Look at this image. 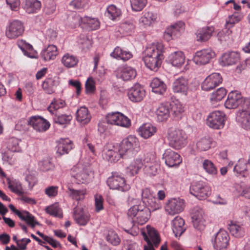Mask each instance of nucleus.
<instances>
[{
	"instance_id": "774afa93",
	"label": "nucleus",
	"mask_w": 250,
	"mask_h": 250,
	"mask_svg": "<svg viewBox=\"0 0 250 250\" xmlns=\"http://www.w3.org/2000/svg\"><path fill=\"white\" fill-rule=\"evenodd\" d=\"M106 238L108 242L115 246L118 245L120 242L118 235L113 231L109 232Z\"/></svg>"
},
{
	"instance_id": "dca6fc26",
	"label": "nucleus",
	"mask_w": 250,
	"mask_h": 250,
	"mask_svg": "<svg viewBox=\"0 0 250 250\" xmlns=\"http://www.w3.org/2000/svg\"><path fill=\"white\" fill-rule=\"evenodd\" d=\"M9 208L21 220L24 221L28 225L32 228H34L36 225H40V223L36 220L35 217L28 211L26 210L20 211L17 209L12 204H10Z\"/></svg>"
},
{
	"instance_id": "680f3d73",
	"label": "nucleus",
	"mask_w": 250,
	"mask_h": 250,
	"mask_svg": "<svg viewBox=\"0 0 250 250\" xmlns=\"http://www.w3.org/2000/svg\"><path fill=\"white\" fill-rule=\"evenodd\" d=\"M88 5V0H73L69 5L75 9H82Z\"/></svg>"
},
{
	"instance_id": "bf43d9fd",
	"label": "nucleus",
	"mask_w": 250,
	"mask_h": 250,
	"mask_svg": "<svg viewBox=\"0 0 250 250\" xmlns=\"http://www.w3.org/2000/svg\"><path fill=\"white\" fill-rule=\"evenodd\" d=\"M130 2L133 10L140 11L145 7L147 0H130Z\"/></svg>"
},
{
	"instance_id": "37998d69",
	"label": "nucleus",
	"mask_w": 250,
	"mask_h": 250,
	"mask_svg": "<svg viewBox=\"0 0 250 250\" xmlns=\"http://www.w3.org/2000/svg\"><path fill=\"white\" fill-rule=\"evenodd\" d=\"M61 62L65 67L71 68L77 64L79 60L74 55L69 53H66L62 56Z\"/></svg>"
},
{
	"instance_id": "e2e57ef3",
	"label": "nucleus",
	"mask_w": 250,
	"mask_h": 250,
	"mask_svg": "<svg viewBox=\"0 0 250 250\" xmlns=\"http://www.w3.org/2000/svg\"><path fill=\"white\" fill-rule=\"evenodd\" d=\"M142 158L144 163H147L148 165L158 163L156 161V155L153 152H148L144 153Z\"/></svg>"
},
{
	"instance_id": "39448f33",
	"label": "nucleus",
	"mask_w": 250,
	"mask_h": 250,
	"mask_svg": "<svg viewBox=\"0 0 250 250\" xmlns=\"http://www.w3.org/2000/svg\"><path fill=\"white\" fill-rule=\"evenodd\" d=\"M106 182L110 189L122 192L130 189V186L126 183L125 178L117 172L112 173V175L107 179Z\"/></svg>"
},
{
	"instance_id": "f3484780",
	"label": "nucleus",
	"mask_w": 250,
	"mask_h": 250,
	"mask_svg": "<svg viewBox=\"0 0 250 250\" xmlns=\"http://www.w3.org/2000/svg\"><path fill=\"white\" fill-rule=\"evenodd\" d=\"M222 82L219 73H214L208 76L202 83L201 87L204 91H209L217 86Z\"/></svg>"
},
{
	"instance_id": "7ed1b4c3",
	"label": "nucleus",
	"mask_w": 250,
	"mask_h": 250,
	"mask_svg": "<svg viewBox=\"0 0 250 250\" xmlns=\"http://www.w3.org/2000/svg\"><path fill=\"white\" fill-rule=\"evenodd\" d=\"M127 214L132 222L143 225L150 218L151 212L144 205H135L129 208Z\"/></svg>"
},
{
	"instance_id": "4be33fe9",
	"label": "nucleus",
	"mask_w": 250,
	"mask_h": 250,
	"mask_svg": "<svg viewBox=\"0 0 250 250\" xmlns=\"http://www.w3.org/2000/svg\"><path fill=\"white\" fill-rule=\"evenodd\" d=\"M127 94L131 101L139 102L145 96V90L140 84L136 83L128 90Z\"/></svg>"
},
{
	"instance_id": "0eeeda50",
	"label": "nucleus",
	"mask_w": 250,
	"mask_h": 250,
	"mask_svg": "<svg viewBox=\"0 0 250 250\" xmlns=\"http://www.w3.org/2000/svg\"><path fill=\"white\" fill-rule=\"evenodd\" d=\"M226 120L225 114L221 111L215 110L210 113L207 119V125L214 129H220L225 125Z\"/></svg>"
},
{
	"instance_id": "bb28decb",
	"label": "nucleus",
	"mask_w": 250,
	"mask_h": 250,
	"mask_svg": "<svg viewBox=\"0 0 250 250\" xmlns=\"http://www.w3.org/2000/svg\"><path fill=\"white\" fill-rule=\"evenodd\" d=\"M17 44L25 56L30 58H37V52L29 43L21 40L18 41Z\"/></svg>"
},
{
	"instance_id": "338daca9",
	"label": "nucleus",
	"mask_w": 250,
	"mask_h": 250,
	"mask_svg": "<svg viewBox=\"0 0 250 250\" xmlns=\"http://www.w3.org/2000/svg\"><path fill=\"white\" fill-rule=\"evenodd\" d=\"M40 169L43 171H46L52 169L54 166L49 159L43 160L39 163Z\"/></svg>"
},
{
	"instance_id": "393cba45",
	"label": "nucleus",
	"mask_w": 250,
	"mask_h": 250,
	"mask_svg": "<svg viewBox=\"0 0 250 250\" xmlns=\"http://www.w3.org/2000/svg\"><path fill=\"white\" fill-rule=\"evenodd\" d=\"M142 196L143 199L146 200V202L156 210L161 208V205L159 201L156 199L153 193L148 188H146L143 189L142 192Z\"/></svg>"
},
{
	"instance_id": "b1692460",
	"label": "nucleus",
	"mask_w": 250,
	"mask_h": 250,
	"mask_svg": "<svg viewBox=\"0 0 250 250\" xmlns=\"http://www.w3.org/2000/svg\"><path fill=\"white\" fill-rule=\"evenodd\" d=\"M185 24L182 21H178L167 27L165 32V36L173 39L179 36L185 30Z\"/></svg>"
},
{
	"instance_id": "f257e3e1",
	"label": "nucleus",
	"mask_w": 250,
	"mask_h": 250,
	"mask_svg": "<svg viewBox=\"0 0 250 250\" xmlns=\"http://www.w3.org/2000/svg\"><path fill=\"white\" fill-rule=\"evenodd\" d=\"M164 46L161 43L148 45L145 49V56L143 58L146 66L151 70L157 71L164 59Z\"/></svg>"
},
{
	"instance_id": "5fc2aeb1",
	"label": "nucleus",
	"mask_w": 250,
	"mask_h": 250,
	"mask_svg": "<svg viewBox=\"0 0 250 250\" xmlns=\"http://www.w3.org/2000/svg\"><path fill=\"white\" fill-rule=\"evenodd\" d=\"M46 212L50 215L61 218L62 217V210L57 205H52L48 207L45 209Z\"/></svg>"
},
{
	"instance_id": "6ab92c4d",
	"label": "nucleus",
	"mask_w": 250,
	"mask_h": 250,
	"mask_svg": "<svg viewBox=\"0 0 250 250\" xmlns=\"http://www.w3.org/2000/svg\"><path fill=\"white\" fill-rule=\"evenodd\" d=\"M204 217V212L201 208L196 207L193 208L191 218L195 228L200 230L204 229L205 227Z\"/></svg>"
},
{
	"instance_id": "f03ea898",
	"label": "nucleus",
	"mask_w": 250,
	"mask_h": 250,
	"mask_svg": "<svg viewBox=\"0 0 250 250\" xmlns=\"http://www.w3.org/2000/svg\"><path fill=\"white\" fill-rule=\"evenodd\" d=\"M167 138L170 146L179 149L187 144L188 135L183 129L171 127L167 129Z\"/></svg>"
},
{
	"instance_id": "603ef678",
	"label": "nucleus",
	"mask_w": 250,
	"mask_h": 250,
	"mask_svg": "<svg viewBox=\"0 0 250 250\" xmlns=\"http://www.w3.org/2000/svg\"><path fill=\"white\" fill-rule=\"evenodd\" d=\"M8 188L10 190L19 195H21L23 193L21 184L17 181H10L8 182Z\"/></svg>"
},
{
	"instance_id": "20e7f679",
	"label": "nucleus",
	"mask_w": 250,
	"mask_h": 250,
	"mask_svg": "<svg viewBox=\"0 0 250 250\" xmlns=\"http://www.w3.org/2000/svg\"><path fill=\"white\" fill-rule=\"evenodd\" d=\"M225 106L229 109H233L241 105L243 109L250 107V99L243 98L237 91H232L229 93L225 103Z\"/></svg>"
},
{
	"instance_id": "6e6552de",
	"label": "nucleus",
	"mask_w": 250,
	"mask_h": 250,
	"mask_svg": "<svg viewBox=\"0 0 250 250\" xmlns=\"http://www.w3.org/2000/svg\"><path fill=\"white\" fill-rule=\"evenodd\" d=\"M24 31L23 23L19 20H13L6 26L5 35L9 39H16L22 36Z\"/></svg>"
},
{
	"instance_id": "8fccbe9b",
	"label": "nucleus",
	"mask_w": 250,
	"mask_h": 250,
	"mask_svg": "<svg viewBox=\"0 0 250 250\" xmlns=\"http://www.w3.org/2000/svg\"><path fill=\"white\" fill-rule=\"evenodd\" d=\"M243 17L242 15L239 12H234L233 14L229 16L226 21V26L227 28L232 27L234 25L240 21Z\"/></svg>"
},
{
	"instance_id": "49530a36",
	"label": "nucleus",
	"mask_w": 250,
	"mask_h": 250,
	"mask_svg": "<svg viewBox=\"0 0 250 250\" xmlns=\"http://www.w3.org/2000/svg\"><path fill=\"white\" fill-rule=\"evenodd\" d=\"M81 19L82 22L85 24L89 30H96L100 27V22L96 18H92L85 16Z\"/></svg>"
},
{
	"instance_id": "cd10ccee",
	"label": "nucleus",
	"mask_w": 250,
	"mask_h": 250,
	"mask_svg": "<svg viewBox=\"0 0 250 250\" xmlns=\"http://www.w3.org/2000/svg\"><path fill=\"white\" fill-rule=\"evenodd\" d=\"M170 104L168 103L160 104L156 111L158 120L163 122L167 120L169 116Z\"/></svg>"
},
{
	"instance_id": "4c0bfd02",
	"label": "nucleus",
	"mask_w": 250,
	"mask_h": 250,
	"mask_svg": "<svg viewBox=\"0 0 250 250\" xmlns=\"http://www.w3.org/2000/svg\"><path fill=\"white\" fill-rule=\"evenodd\" d=\"M41 7V2L39 0H25L24 8L29 14L37 13Z\"/></svg>"
},
{
	"instance_id": "7c9ffc66",
	"label": "nucleus",
	"mask_w": 250,
	"mask_h": 250,
	"mask_svg": "<svg viewBox=\"0 0 250 250\" xmlns=\"http://www.w3.org/2000/svg\"><path fill=\"white\" fill-rule=\"evenodd\" d=\"M73 144L68 138L61 139L59 142L57 152L60 155L68 154L73 148Z\"/></svg>"
},
{
	"instance_id": "09e8293b",
	"label": "nucleus",
	"mask_w": 250,
	"mask_h": 250,
	"mask_svg": "<svg viewBox=\"0 0 250 250\" xmlns=\"http://www.w3.org/2000/svg\"><path fill=\"white\" fill-rule=\"evenodd\" d=\"M147 236L155 246L157 247L160 242V238L156 230L150 226H147Z\"/></svg>"
},
{
	"instance_id": "4d7b16f0",
	"label": "nucleus",
	"mask_w": 250,
	"mask_h": 250,
	"mask_svg": "<svg viewBox=\"0 0 250 250\" xmlns=\"http://www.w3.org/2000/svg\"><path fill=\"white\" fill-rule=\"evenodd\" d=\"M72 119V117L71 115L61 114L57 115L54 118V122L62 125H67L70 123Z\"/></svg>"
},
{
	"instance_id": "5701e85b",
	"label": "nucleus",
	"mask_w": 250,
	"mask_h": 250,
	"mask_svg": "<svg viewBox=\"0 0 250 250\" xmlns=\"http://www.w3.org/2000/svg\"><path fill=\"white\" fill-rule=\"evenodd\" d=\"M188 90V80L184 77L176 79L172 83V90L175 93L187 96Z\"/></svg>"
},
{
	"instance_id": "e433bc0d",
	"label": "nucleus",
	"mask_w": 250,
	"mask_h": 250,
	"mask_svg": "<svg viewBox=\"0 0 250 250\" xmlns=\"http://www.w3.org/2000/svg\"><path fill=\"white\" fill-rule=\"evenodd\" d=\"M213 31V27H205L198 29L196 33L197 41L200 42L207 41L211 36Z\"/></svg>"
},
{
	"instance_id": "13d9d810",
	"label": "nucleus",
	"mask_w": 250,
	"mask_h": 250,
	"mask_svg": "<svg viewBox=\"0 0 250 250\" xmlns=\"http://www.w3.org/2000/svg\"><path fill=\"white\" fill-rule=\"evenodd\" d=\"M159 168L158 163L150 164L145 166V173L149 176L155 175L158 172Z\"/></svg>"
},
{
	"instance_id": "c756f323",
	"label": "nucleus",
	"mask_w": 250,
	"mask_h": 250,
	"mask_svg": "<svg viewBox=\"0 0 250 250\" xmlns=\"http://www.w3.org/2000/svg\"><path fill=\"white\" fill-rule=\"evenodd\" d=\"M185 57L183 52L177 51L171 53L168 57L169 62L174 66L180 67L184 63Z\"/></svg>"
},
{
	"instance_id": "3c124183",
	"label": "nucleus",
	"mask_w": 250,
	"mask_h": 250,
	"mask_svg": "<svg viewBox=\"0 0 250 250\" xmlns=\"http://www.w3.org/2000/svg\"><path fill=\"white\" fill-rule=\"evenodd\" d=\"M121 14L120 9L117 8L115 5H111L107 9L105 15L112 20L119 17Z\"/></svg>"
},
{
	"instance_id": "f8f14e48",
	"label": "nucleus",
	"mask_w": 250,
	"mask_h": 250,
	"mask_svg": "<svg viewBox=\"0 0 250 250\" xmlns=\"http://www.w3.org/2000/svg\"><path fill=\"white\" fill-rule=\"evenodd\" d=\"M102 156L104 159L114 163L119 161L123 155L120 153L119 147L117 148L111 145H107L104 147Z\"/></svg>"
},
{
	"instance_id": "c85d7f7f",
	"label": "nucleus",
	"mask_w": 250,
	"mask_h": 250,
	"mask_svg": "<svg viewBox=\"0 0 250 250\" xmlns=\"http://www.w3.org/2000/svg\"><path fill=\"white\" fill-rule=\"evenodd\" d=\"M118 74L124 81H129L134 79L136 76V72L131 67L123 65L118 68Z\"/></svg>"
},
{
	"instance_id": "423d86ee",
	"label": "nucleus",
	"mask_w": 250,
	"mask_h": 250,
	"mask_svg": "<svg viewBox=\"0 0 250 250\" xmlns=\"http://www.w3.org/2000/svg\"><path fill=\"white\" fill-rule=\"evenodd\" d=\"M119 147L120 153L123 155L126 153H134L139 150V142L134 136L129 135L122 140Z\"/></svg>"
},
{
	"instance_id": "de8ad7c7",
	"label": "nucleus",
	"mask_w": 250,
	"mask_h": 250,
	"mask_svg": "<svg viewBox=\"0 0 250 250\" xmlns=\"http://www.w3.org/2000/svg\"><path fill=\"white\" fill-rule=\"evenodd\" d=\"M56 85L55 81L51 78H49L42 83V87L46 93L51 94L55 92Z\"/></svg>"
},
{
	"instance_id": "c9c22d12",
	"label": "nucleus",
	"mask_w": 250,
	"mask_h": 250,
	"mask_svg": "<svg viewBox=\"0 0 250 250\" xmlns=\"http://www.w3.org/2000/svg\"><path fill=\"white\" fill-rule=\"evenodd\" d=\"M73 211V217L77 223L81 226H85L89 220V214L84 213L82 209L77 207L74 208Z\"/></svg>"
},
{
	"instance_id": "aec40b11",
	"label": "nucleus",
	"mask_w": 250,
	"mask_h": 250,
	"mask_svg": "<svg viewBox=\"0 0 250 250\" xmlns=\"http://www.w3.org/2000/svg\"><path fill=\"white\" fill-rule=\"evenodd\" d=\"M229 236L228 232L223 229H220L216 234L214 248L216 250H224L229 244Z\"/></svg>"
},
{
	"instance_id": "9b49d317",
	"label": "nucleus",
	"mask_w": 250,
	"mask_h": 250,
	"mask_svg": "<svg viewBox=\"0 0 250 250\" xmlns=\"http://www.w3.org/2000/svg\"><path fill=\"white\" fill-rule=\"evenodd\" d=\"M72 181L77 184H84L88 182L90 179L88 171L82 167L75 166L70 171Z\"/></svg>"
},
{
	"instance_id": "052dcab7",
	"label": "nucleus",
	"mask_w": 250,
	"mask_h": 250,
	"mask_svg": "<svg viewBox=\"0 0 250 250\" xmlns=\"http://www.w3.org/2000/svg\"><path fill=\"white\" fill-rule=\"evenodd\" d=\"M65 105V102L64 101L58 99L54 100L51 102L50 105L48 107V111L53 113L54 110H57L60 108L63 107Z\"/></svg>"
},
{
	"instance_id": "0e129e2a",
	"label": "nucleus",
	"mask_w": 250,
	"mask_h": 250,
	"mask_svg": "<svg viewBox=\"0 0 250 250\" xmlns=\"http://www.w3.org/2000/svg\"><path fill=\"white\" fill-rule=\"evenodd\" d=\"M68 190L69 191L70 196L76 200H80L83 198L85 194V191L81 190H75L73 188H69Z\"/></svg>"
},
{
	"instance_id": "6e6d98bb",
	"label": "nucleus",
	"mask_w": 250,
	"mask_h": 250,
	"mask_svg": "<svg viewBox=\"0 0 250 250\" xmlns=\"http://www.w3.org/2000/svg\"><path fill=\"white\" fill-rule=\"evenodd\" d=\"M203 167L206 171L209 174L215 175L217 173V170L213 163L208 160H205L204 161Z\"/></svg>"
},
{
	"instance_id": "2eb2a0df",
	"label": "nucleus",
	"mask_w": 250,
	"mask_h": 250,
	"mask_svg": "<svg viewBox=\"0 0 250 250\" xmlns=\"http://www.w3.org/2000/svg\"><path fill=\"white\" fill-rule=\"evenodd\" d=\"M166 164L170 167H177L182 162L181 156L170 149H167L163 154Z\"/></svg>"
},
{
	"instance_id": "1a4fd4ad",
	"label": "nucleus",
	"mask_w": 250,
	"mask_h": 250,
	"mask_svg": "<svg viewBox=\"0 0 250 250\" xmlns=\"http://www.w3.org/2000/svg\"><path fill=\"white\" fill-rule=\"evenodd\" d=\"M190 192L200 200L207 198L211 192V188L202 182L192 183L190 188Z\"/></svg>"
},
{
	"instance_id": "a211bd4d",
	"label": "nucleus",
	"mask_w": 250,
	"mask_h": 250,
	"mask_svg": "<svg viewBox=\"0 0 250 250\" xmlns=\"http://www.w3.org/2000/svg\"><path fill=\"white\" fill-rule=\"evenodd\" d=\"M28 124L36 131L40 132L46 131L50 127V123L41 116H32L28 121Z\"/></svg>"
},
{
	"instance_id": "72a5a7b5",
	"label": "nucleus",
	"mask_w": 250,
	"mask_h": 250,
	"mask_svg": "<svg viewBox=\"0 0 250 250\" xmlns=\"http://www.w3.org/2000/svg\"><path fill=\"white\" fill-rule=\"evenodd\" d=\"M185 221L184 219L180 216H176L172 221V228L175 237H179L185 231V229L184 228Z\"/></svg>"
},
{
	"instance_id": "58836bf2",
	"label": "nucleus",
	"mask_w": 250,
	"mask_h": 250,
	"mask_svg": "<svg viewBox=\"0 0 250 250\" xmlns=\"http://www.w3.org/2000/svg\"><path fill=\"white\" fill-rule=\"evenodd\" d=\"M152 91L156 94L162 95L166 91V84L157 78H154L150 83Z\"/></svg>"
},
{
	"instance_id": "ddd939ff",
	"label": "nucleus",
	"mask_w": 250,
	"mask_h": 250,
	"mask_svg": "<svg viewBox=\"0 0 250 250\" xmlns=\"http://www.w3.org/2000/svg\"><path fill=\"white\" fill-rule=\"evenodd\" d=\"M215 56V53L213 50L209 48L204 49L196 52L193 61L198 65H204L208 63Z\"/></svg>"
},
{
	"instance_id": "a878e982",
	"label": "nucleus",
	"mask_w": 250,
	"mask_h": 250,
	"mask_svg": "<svg viewBox=\"0 0 250 250\" xmlns=\"http://www.w3.org/2000/svg\"><path fill=\"white\" fill-rule=\"evenodd\" d=\"M240 59L239 54L236 52L224 53L220 59V64L222 66L233 65L237 63Z\"/></svg>"
},
{
	"instance_id": "2f4dec72",
	"label": "nucleus",
	"mask_w": 250,
	"mask_h": 250,
	"mask_svg": "<svg viewBox=\"0 0 250 250\" xmlns=\"http://www.w3.org/2000/svg\"><path fill=\"white\" fill-rule=\"evenodd\" d=\"M139 135L144 139H147L153 136L157 131V128L150 124H143L138 130Z\"/></svg>"
},
{
	"instance_id": "c03bdc74",
	"label": "nucleus",
	"mask_w": 250,
	"mask_h": 250,
	"mask_svg": "<svg viewBox=\"0 0 250 250\" xmlns=\"http://www.w3.org/2000/svg\"><path fill=\"white\" fill-rule=\"evenodd\" d=\"M144 163L142 157H139L134 159L130 163L127 168L129 170L131 175L137 174L143 167Z\"/></svg>"
},
{
	"instance_id": "412c9836",
	"label": "nucleus",
	"mask_w": 250,
	"mask_h": 250,
	"mask_svg": "<svg viewBox=\"0 0 250 250\" xmlns=\"http://www.w3.org/2000/svg\"><path fill=\"white\" fill-rule=\"evenodd\" d=\"M248 109L239 110L237 114L236 121L242 128L250 131V111Z\"/></svg>"
},
{
	"instance_id": "9d476101",
	"label": "nucleus",
	"mask_w": 250,
	"mask_h": 250,
	"mask_svg": "<svg viewBox=\"0 0 250 250\" xmlns=\"http://www.w3.org/2000/svg\"><path fill=\"white\" fill-rule=\"evenodd\" d=\"M108 124L128 128L131 125V121L126 116L120 112L108 114L106 117Z\"/></svg>"
},
{
	"instance_id": "ea45409f",
	"label": "nucleus",
	"mask_w": 250,
	"mask_h": 250,
	"mask_svg": "<svg viewBox=\"0 0 250 250\" xmlns=\"http://www.w3.org/2000/svg\"><path fill=\"white\" fill-rule=\"evenodd\" d=\"M212 145V140L209 137H202L196 143V149L198 152L206 151L209 149Z\"/></svg>"
},
{
	"instance_id": "a18cd8bd",
	"label": "nucleus",
	"mask_w": 250,
	"mask_h": 250,
	"mask_svg": "<svg viewBox=\"0 0 250 250\" xmlns=\"http://www.w3.org/2000/svg\"><path fill=\"white\" fill-rule=\"evenodd\" d=\"M230 233L235 237H241L244 235V230L242 226L232 222L229 224Z\"/></svg>"
},
{
	"instance_id": "864d4df0",
	"label": "nucleus",
	"mask_w": 250,
	"mask_h": 250,
	"mask_svg": "<svg viewBox=\"0 0 250 250\" xmlns=\"http://www.w3.org/2000/svg\"><path fill=\"white\" fill-rule=\"evenodd\" d=\"M227 94V91L224 87L219 88L216 91L213 92L210 96L212 101H219L222 100Z\"/></svg>"
},
{
	"instance_id": "473e14b6",
	"label": "nucleus",
	"mask_w": 250,
	"mask_h": 250,
	"mask_svg": "<svg viewBox=\"0 0 250 250\" xmlns=\"http://www.w3.org/2000/svg\"><path fill=\"white\" fill-rule=\"evenodd\" d=\"M91 115L85 106H82L76 112V120L82 125L88 124L91 120Z\"/></svg>"
},
{
	"instance_id": "69168bd1",
	"label": "nucleus",
	"mask_w": 250,
	"mask_h": 250,
	"mask_svg": "<svg viewBox=\"0 0 250 250\" xmlns=\"http://www.w3.org/2000/svg\"><path fill=\"white\" fill-rule=\"evenodd\" d=\"M56 4L53 1L46 2L43 8V12L46 15L53 14L56 11Z\"/></svg>"
},
{
	"instance_id": "a19ab883",
	"label": "nucleus",
	"mask_w": 250,
	"mask_h": 250,
	"mask_svg": "<svg viewBox=\"0 0 250 250\" xmlns=\"http://www.w3.org/2000/svg\"><path fill=\"white\" fill-rule=\"evenodd\" d=\"M157 15L152 12L148 11L141 17L139 19V23L145 27L151 26L154 23L157 19Z\"/></svg>"
},
{
	"instance_id": "4468645a",
	"label": "nucleus",
	"mask_w": 250,
	"mask_h": 250,
	"mask_svg": "<svg viewBox=\"0 0 250 250\" xmlns=\"http://www.w3.org/2000/svg\"><path fill=\"white\" fill-rule=\"evenodd\" d=\"M185 203L183 199L172 198L169 200L165 206V211L171 215L178 214L183 211Z\"/></svg>"
},
{
	"instance_id": "79ce46f5",
	"label": "nucleus",
	"mask_w": 250,
	"mask_h": 250,
	"mask_svg": "<svg viewBox=\"0 0 250 250\" xmlns=\"http://www.w3.org/2000/svg\"><path fill=\"white\" fill-rule=\"evenodd\" d=\"M111 56L117 59H121L124 61L130 59L132 55L129 52L123 50L120 47H116L110 54Z\"/></svg>"
},
{
	"instance_id": "f704fd0d",
	"label": "nucleus",
	"mask_w": 250,
	"mask_h": 250,
	"mask_svg": "<svg viewBox=\"0 0 250 250\" xmlns=\"http://www.w3.org/2000/svg\"><path fill=\"white\" fill-rule=\"evenodd\" d=\"M58 54V51L56 45H49L42 52L41 57L45 61L54 60Z\"/></svg>"
}]
</instances>
